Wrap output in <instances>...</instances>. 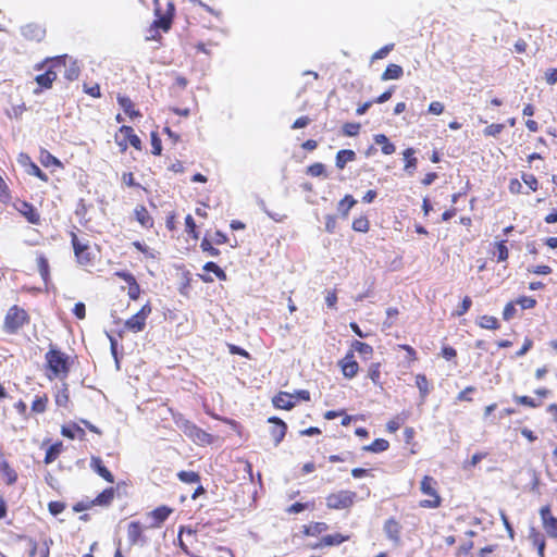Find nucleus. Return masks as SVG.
I'll use <instances>...</instances> for the list:
<instances>
[{
    "label": "nucleus",
    "mask_w": 557,
    "mask_h": 557,
    "mask_svg": "<svg viewBox=\"0 0 557 557\" xmlns=\"http://www.w3.org/2000/svg\"><path fill=\"white\" fill-rule=\"evenodd\" d=\"M140 294V286L136 281L128 284V296L131 299L136 300Z\"/></svg>",
    "instance_id": "052dcab7"
},
{
    "label": "nucleus",
    "mask_w": 557,
    "mask_h": 557,
    "mask_svg": "<svg viewBox=\"0 0 557 557\" xmlns=\"http://www.w3.org/2000/svg\"><path fill=\"white\" fill-rule=\"evenodd\" d=\"M114 498V488L109 487L101 492L94 500L92 505L108 506Z\"/></svg>",
    "instance_id": "cd10ccee"
},
{
    "label": "nucleus",
    "mask_w": 557,
    "mask_h": 557,
    "mask_svg": "<svg viewBox=\"0 0 557 557\" xmlns=\"http://www.w3.org/2000/svg\"><path fill=\"white\" fill-rule=\"evenodd\" d=\"M356 159V153L350 149L339 150L336 154V166L343 170L348 162H351Z\"/></svg>",
    "instance_id": "b1692460"
},
{
    "label": "nucleus",
    "mask_w": 557,
    "mask_h": 557,
    "mask_svg": "<svg viewBox=\"0 0 557 557\" xmlns=\"http://www.w3.org/2000/svg\"><path fill=\"white\" fill-rule=\"evenodd\" d=\"M522 181L524 182V184L527 186H529V188L531 190H533V191L537 190L539 182H537L536 177L533 174H523L522 175Z\"/></svg>",
    "instance_id": "4d7b16f0"
},
{
    "label": "nucleus",
    "mask_w": 557,
    "mask_h": 557,
    "mask_svg": "<svg viewBox=\"0 0 557 557\" xmlns=\"http://www.w3.org/2000/svg\"><path fill=\"white\" fill-rule=\"evenodd\" d=\"M436 481L429 475H425L421 481V492L431 497V499H424L420 503L421 507L424 508H437L441 505V497L436 492Z\"/></svg>",
    "instance_id": "39448f33"
},
{
    "label": "nucleus",
    "mask_w": 557,
    "mask_h": 557,
    "mask_svg": "<svg viewBox=\"0 0 557 557\" xmlns=\"http://www.w3.org/2000/svg\"><path fill=\"white\" fill-rule=\"evenodd\" d=\"M386 536L393 543L398 544L400 541L401 525L394 518H389L385 521L383 528Z\"/></svg>",
    "instance_id": "dca6fc26"
},
{
    "label": "nucleus",
    "mask_w": 557,
    "mask_h": 557,
    "mask_svg": "<svg viewBox=\"0 0 557 557\" xmlns=\"http://www.w3.org/2000/svg\"><path fill=\"white\" fill-rule=\"evenodd\" d=\"M168 10L164 14H161V11L159 8L156 9V15L157 20L153 22L151 26V32L156 29H162L164 32H168L171 28L172 18L174 15V4L172 2H168Z\"/></svg>",
    "instance_id": "9d476101"
},
{
    "label": "nucleus",
    "mask_w": 557,
    "mask_h": 557,
    "mask_svg": "<svg viewBox=\"0 0 557 557\" xmlns=\"http://www.w3.org/2000/svg\"><path fill=\"white\" fill-rule=\"evenodd\" d=\"M200 247L205 252H208L209 256L211 257H218L220 255V250L213 247L208 238L202 239Z\"/></svg>",
    "instance_id": "09e8293b"
},
{
    "label": "nucleus",
    "mask_w": 557,
    "mask_h": 557,
    "mask_svg": "<svg viewBox=\"0 0 557 557\" xmlns=\"http://www.w3.org/2000/svg\"><path fill=\"white\" fill-rule=\"evenodd\" d=\"M0 472L5 475L8 484H13L17 479L15 471L10 467V465L3 458V455L1 453H0Z\"/></svg>",
    "instance_id": "bb28decb"
},
{
    "label": "nucleus",
    "mask_w": 557,
    "mask_h": 557,
    "mask_svg": "<svg viewBox=\"0 0 557 557\" xmlns=\"http://www.w3.org/2000/svg\"><path fill=\"white\" fill-rule=\"evenodd\" d=\"M326 530L327 524L324 522H311L308 525H304V533L309 536H318Z\"/></svg>",
    "instance_id": "c85d7f7f"
},
{
    "label": "nucleus",
    "mask_w": 557,
    "mask_h": 557,
    "mask_svg": "<svg viewBox=\"0 0 557 557\" xmlns=\"http://www.w3.org/2000/svg\"><path fill=\"white\" fill-rule=\"evenodd\" d=\"M21 34L27 40L41 41L46 30L38 24H27L21 27Z\"/></svg>",
    "instance_id": "2eb2a0df"
},
{
    "label": "nucleus",
    "mask_w": 557,
    "mask_h": 557,
    "mask_svg": "<svg viewBox=\"0 0 557 557\" xmlns=\"http://www.w3.org/2000/svg\"><path fill=\"white\" fill-rule=\"evenodd\" d=\"M515 305H516V301L515 302L510 301L505 306L504 311H503V319L505 321H509L515 317V314L517 312Z\"/></svg>",
    "instance_id": "5fc2aeb1"
},
{
    "label": "nucleus",
    "mask_w": 557,
    "mask_h": 557,
    "mask_svg": "<svg viewBox=\"0 0 557 557\" xmlns=\"http://www.w3.org/2000/svg\"><path fill=\"white\" fill-rule=\"evenodd\" d=\"M151 146H152V153L154 156H160L162 151V145L161 139L158 137L157 133H151Z\"/></svg>",
    "instance_id": "13d9d810"
},
{
    "label": "nucleus",
    "mask_w": 557,
    "mask_h": 557,
    "mask_svg": "<svg viewBox=\"0 0 557 557\" xmlns=\"http://www.w3.org/2000/svg\"><path fill=\"white\" fill-rule=\"evenodd\" d=\"M394 45L389 44L384 47H382L380 50H377L373 55L372 60H380L387 57V54L393 50Z\"/></svg>",
    "instance_id": "bf43d9fd"
},
{
    "label": "nucleus",
    "mask_w": 557,
    "mask_h": 557,
    "mask_svg": "<svg viewBox=\"0 0 557 557\" xmlns=\"http://www.w3.org/2000/svg\"><path fill=\"white\" fill-rule=\"evenodd\" d=\"M516 304L522 309H532L535 307L536 300L532 297L521 296L516 300Z\"/></svg>",
    "instance_id": "603ef678"
},
{
    "label": "nucleus",
    "mask_w": 557,
    "mask_h": 557,
    "mask_svg": "<svg viewBox=\"0 0 557 557\" xmlns=\"http://www.w3.org/2000/svg\"><path fill=\"white\" fill-rule=\"evenodd\" d=\"M313 508V503H295L287 508L288 513H299L305 509Z\"/></svg>",
    "instance_id": "3c124183"
},
{
    "label": "nucleus",
    "mask_w": 557,
    "mask_h": 557,
    "mask_svg": "<svg viewBox=\"0 0 557 557\" xmlns=\"http://www.w3.org/2000/svg\"><path fill=\"white\" fill-rule=\"evenodd\" d=\"M388 447H389L388 441H386L384 438H376L370 445L364 446L363 449L367 450V451H371V453L377 454V453H382V451L387 450Z\"/></svg>",
    "instance_id": "c756f323"
},
{
    "label": "nucleus",
    "mask_w": 557,
    "mask_h": 557,
    "mask_svg": "<svg viewBox=\"0 0 557 557\" xmlns=\"http://www.w3.org/2000/svg\"><path fill=\"white\" fill-rule=\"evenodd\" d=\"M414 150L412 148H408L404 151V158L406 161L405 171L409 174H412L417 168V158L413 157Z\"/></svg>",
    "instance_id": "2f4dec72"
},
{
    "label": "nucleus",
    "mask_w": 557,
    "mask_h": 557,
    "mask_svg": "<svg viewBox=\"0 0 557 557\" xmlns=\"http://www.w3.org/2000/svg\"><path fill=\"white\" fill-rule=\"evenodd\" d=\"M11 199L10 191L8 185L0 176V201L3 203H8Z\"/></svg>",
    "instance_id": "6e6d98bb"
},
{
    "label": "nucleus",
    "mask_w": 557,
    "mask_h": 557,
    "mask_svg": "<svg viewBox=\"0 0 557 557\" xmlns=\"http://www.w3.org/2000/svg\"><path fill=\"white\" fill-rule=\"evenodd\" d=\"M13 206L15 210H17L27 220V222L36 225L40 223V215L32 203L18 200Z\"/></svg>",
    "instance_id": "9b49d317"
},
{
    "label": "nucleus",
    "mask_w": 557,
    "mask_h": 557,
    "mask_svg": "<svg viewBox=\"0 0 557 557\" xmlns=\"http://www.w3.org/2000/svg\"><path fill=\"white\" fill-rule=\"evenodd\" d=\"M339 366H341L343 375L347 379L355 377L359 370V364L354 359L352 351H349L346 354V356L339 361Z\"/></svg>",
    "instance_id": "ddd939ff"
},
{
    "label": "nucleus",
    "mask_w": 557,
    "mask_h": 557,
    "mask_svg": "<svg viewBox=\"0 0 557 557\" xmlns=\"http://www.w3.org/2000/svg\"><path fill=\"white\" fill-rule=\"evenodd\" d=\"M357 494L352 491H339L326 497V506L331 509H346L352 506Z\"/></svg>",
    "instance_id": "423d86ee"
},
{
    "label": "nucleus",
    "mask_w": 557,
    "mask_h": 557,
    "mask_svg": "<svg viewBox=\"0 0 557 557\" xmlns=\"http://www.w3.org/2000/svg\"><path fill=\"white\" fill-rule=\"evenodd\" d=\"M50 62L54 67L63 66L65 69L64 77L67 81H75L78 78L81 70L76 60L67 58V55H61L50 60Z\"/></svg>",
    "instance_id": "0eeeda50"
},
{
    "label": "nucleus",
    "mask_w": 557,
    "mask_h": 557,
    "mask_svg": "<svg viewBox=\"0 0 557 557\" xmlns=\"http://www.w3.org/2000/svg\"><path fill=\"white\" fill-rule=\"evenodd\" d=\"M336 228V218L334 215H326L325 216V231L330 234H333Z\"/></svg>",
    "instance_id": "e2e57ef3"
},
{
    "label": "nucleus",
    "mask_w": 557,
    "mask_h": 557,
    "mask_svg": "<svg viewBox=\"0 0 557 557\" xmlns=\"http://www.w3.org/2000/svg\"><path fill=\"white\" fill-rule=\"evenodd\" d=\"M174 423L194 443L202 446L213 443V435L198 428L195 423L185 419L182 414L174 417Z\"/></svg>",
    "instance_id": "f03ea898"
},
{
    "label": "nucleus",
    "mask_w": 557,
    "mask_h": 557,
    "mask_svg": "<svg viewBox=\"0 0 557 557\" xmlns=\"http://www.w3.org/2000/svg\"><path fill=\"white\" fill-rule=\"evenodd\" d=\"M61 447H62L61 444L51 445L46 451L45 463L48 465V463L53 462L57 459V457L60 455Z\"/></svg>",
    "instance_id": "4c0bfd02"
},
{
    "label": "nucleus",
    "mask_w": 557,
    "mask_h": 557,
    "mask_svg": "<svg viewBox=\"0 0 557 557\" xmlns=\"http://www.w3.org/2000/svg\"><path fill=\"white\" fill-rule=\"evenodd\" d=\"M351 346L354 350L358 351L362 356H369L373 352L372 346L363 342L355 341Z\"/></svg>",
    "instance_id": "37998d69"
},
{
    "label": "nucleus",
    "mask_w": 557,
    "mask_h": 557,
    "mask_svg": "<svg viewBox=\"0 0 557 557\" xmlns=\"http://www.w3.org/2000/svg\"><path fill=\"white\" fill-rule=\"evenodd\" d=\"M52 65L42 74H39L35 77L36 83L39 88L35 89V94H39L41 91L40 88H50L52 83L57 78V73L52 70Z\"/></svg>",
    "instance_id": "f3484780"
},
{
    "label": "nucleus",
    "mask_w": 557,
    "mask_h": 557,
    "mask_svg": "<svg viewBox=\"0 0 557 557\" xmlns=\"http://www.w3.org/2000/svg\"><path fill=\"white\" fill-rule=\"evenodd\" d=\"M443 111H444V104L440 101L431 102L429 106V109H428L429 113L435 114V115L443 113Z\"/></svg>",
    "instance_id": "69168bd1"
},
{
    "label": "nucleus",
    "mask_w": 557,
    "mask_h": 557,
    "mask_svg": "<svg viewBox=\"0 0 557 557\" xmlns=\"http://www.w3.org/2000/svg\"><path fill=\"white\" fill-rule=\"evenodd\" d=\"M151 528L143 525L139 521H132L127 525V540L132 546H146L150 539L147 535V531Z\"/></svg>",
    "instance_id": "20e7f679"
},
{
    "label": "nucleus",
    "mask_w": 557,
    "mask_h": 557,
    "mask_svg": "<svg viewBox=\"0 0 557 557\" xmlns=\"http://www.w3.org/2000/svg\"><path fill=\"white\" fill-rule=\"evenodd\" d=\"M90 467L94 471H96L101 478H103L107 482L113 483L114 476L113 474L103 466L102 460L98 457H92Z\"/></svg>",
    "instance_id": "aec40b11"
},
{
    "label": "nucleus",
    "mask_w": 557,
    "mask_h": 557,
    "mask_svg": "<svg viewBox=\"0 0 557 557\" xmlns=\"http://www.w3.org/2000/svg\"><path fill=\"white\" fill-rule=\"evenodd\" d=\"M360 131V124L359 123H345L343 126V133L346 136H356L359 134Z\"/></svg>",
    "instance_id": "864d4df0"
},
{
    "label": "nucleus",
    "mask_w": 557,
    "mask_h": 557,
    "mask_svg": "<svg viewBox=\"0 0 557 557\" xmlns=\"http://www.w3.org/2000/svg\"><path fill=\"white\" fill-rule=\"evenodd\" d=\"M55 395L54 400L58 407L66 408L70 403L69 388L65 382H62L61 385H55Z\"/></svg>",
    "instance_id": "412c9836"
},
{
    "label": "nucleus",
    "mask_w": 557,
    "mask_h": 557,
    "mask_svg": "<svg viewBox=\"0 0 557 557\" xmlns=\"http://www.w3.org/2000/svg\"><path fill=\"white\" fill-rule=\"evenodd\" d=\"M136 220L143 227L149 228L153 225V219L149 214L148 210L144 206H137L135 208Z\"/></svg>",
    "instance_id": "4be33fe9"
},
{
    "label": "nucleus",
    "mask_w": 557,
    "mask_h": 557,
    "mask_svg": "<svg viewBox=\"0 0 557 557\" xmlns=\"http://www.w3.org/2000/svg\"><path fill=\"white\" fill-rule=\"evenodd\" d=\"M41 162H42V164L45 166H49V165H58V166H60L61 165V162L55 157L50 154L49 152H47L46 156H44L41 158Z\"/></svg>",
    "instance_id": "338daca9"
},
{
    "label": "nucleus",
    "mask_w": 557,
    "mask_h": 557,
    "mask_svg": "<svg viewBox=\"0 0 557 557\" xmlns=\"http://www.w3.org/2000/svg\"><path fill=\"white\" fill-rule=\"evenodd\" d=\"M357 203L351 195H346L338 203V211L343 216H347L349 210Z\"/></svg>",
    "instance_id": "72a5a7b5"
},
{
    "label": "nucleus",
    "mask_w": 557,
    "mask_h": 557,
    "mask_svg": "<svg viewBox=\"0 0 557 557\" xmlns=\"http://www.w3.org/2000/svg\"><path fill=\"white\" fill-rule=\"evenodd\" d=\"M475 392V387L473 386H468L466 387L463 391H461L458 396H457V400L459 401H471L472 398L469 397V394L471 393H474Z\"/></svg>",
    "instance_id": "680f3d73"
},
{
    "label": "nucleus",
    "mask_w": 557,
    "mask_h": 557,
    "mask_svg": "<svg viewBox=\"0 0 557 557\" xmlns=\"http://www.w3.org/2000/svg\"><path fill=\"white\" fill-rule=\"evenodd\" d=\"M37 264H38V270H39V273L42 277V280L45 282L48 281V277H49V263H48V260L45 256H39L37 258Z\"/></svg>",
    "instance_id": "ea45409f"
},
{
    "label": "nucleus",
    "mask_w": 557,
    "mask_h": 557,
    "mask_svg": "<svg viewBox=\"0 0 557 557\" xmlns=\"http://www.w3.org/2000/svg\"><path fill=\"white\" fill-rule=\"evenodd\" d=\"M29 168H30V169H29V173H30V174H33V175H35V176H37V177H39L40 180H42V181H45V182H47V181H48V176H47V174H46V173H44L37 164H35V163L30 162V166H29Z\"/></svg>",
    "instance_id": "0e129e2a"
},
{
    "label": "nucleus",
    "mask_w": 557,
    "mask_h": 557,
    "mask_svg": "<svg viewBox=\"0 0 557 557\" xmlns=\"http://www.w3.org/2000/svg\"><path fill=\"white\" fill-rule=\"evenodd\" d=\"M345 541H346V537L343 536L339 533L330 534V535L323 536L321 539V541L319 543L314 544L312 547L313 548H321L323 546H335V545L342 544Z\"/></svg>",
    "instance_id": "5701e85b"
},
{
    "label": "nucleus",
    "mask_w": 557,
    "mask_h": 557,
    "mask_svg": "<svg viewBox=\"0 0 557 557\" xmlns=\"http://www.w3.org/2000/svg\"><path fill=\"white\" fill-rule=\"evenodd\" d=\"M151 306L147 302L141 309L125 321V327L134 333L144 331L146 326V320L151 313Z\"/></svg>",
    "instance_id": "6e6552de"
},
{
    "label": "nucleus",
    "mask_w": 557,
    "mask_h": 557,
    "mask_svg": "<svg viewBox=\"0 0 557 557\" xmlns=\"http://www.w3.org/2000/svg\"><path fill=\"white\" fill-rule=\"evenodd\" d=\"M307 174L318 177V176H325V165L323 163L317 162L308 166Z\"/></svg>",
    "instance_id": "49530a36"
},
{
    "label": "nucleus",
    "mask_w": 557,
    "mask_h": 557,
    "mask_svg": "<svg viewBox=\"0 0 557 557\" xmlns=\"http://www.w3.org/2000/svg\"><path fill=\"white\" fill-rule=\"evenodd\" d=\"M529 540L536 547L540 557H545V537L535 528H531L529 532Z\"/></svg>",
    "instance_id": "6ab92c4d"
},
{
    "label": "nucleus",
    "mask_w": 557,
    "mask_h": 557,
    "mask_svg": "<svg viewBox=\"0 0 557 557\" xmlns=\"http://www.w3.org/2000/svg\"><path fill=\"white\" fill-rule=\"evenodd\" d=\"M203 270L207 272H213L218 278L225 281L226 274L225 272L214 262L209 261L203 265Z\"/></svg>",
    "instance_id": "a19ab883"
},
{
    "label": "nucleus",
    "mask_w": 557,
    "mask_h": 557,
    "mask_svg": "<svg viewBox=\"0 0 557 557\" xmlns=\"http://www.w3.org/2000/svg\"><path fill=\"white\" fill-rule=\"evenodd\" d=\"M294 395L286 393V392H280L277 395L273 397V405L274 407L278 409H285L289 410L295 406V403L293 401Z\"/></svg>",
    "instance_id": "a211bd4d"
},
{
    "label": "nucleus",
    "mask_w": 557,
    "mask_h": 557,
    "mask_svg": "<svg viewBox=\"0 0 557 557\" xmlns=\"http://www.w3.org/2000/svg\"><path fill=\"white\" fill-rule=\"evenodd\" d=\"M121 134L125 136V138L128 140L131 146H133L135 149L141 148V140L140 138L134 133V129L131 126L123 125L120 128Z\"/></svg>",
    "instance_id": "393cba45"
},
{
    "label": "nucleus",
    "mask_w": 557,
    "mask_h": 557,
    "mask_svg": "<svg viewBox=\"0 0 557 557\" xmlns=\"http://www.w3.org/2000/svg\"><path fill=\"white\" fill-rule=\"evenodd\" d=\"M403 67L397 64L387 65L386 70L383 72L381 79L389 81V79H399L403 76Z\"/></svg>",
    "instance_id": "a878e982"
},
{
    "label": "nucleus",
    "mask_w": 557,
    "mask_h": 557,
    "mask_svg": "<svg viewBox=\"0 0 557 557\" xmlns=\"http://www.w3.org/2000/svg\"><path fill=\"white\" fill-rule=\"evenodd\" d=\"M71 242L77 262L81 265L90 264L92 258L89 250V246L87 244L82 243L74 232L71 233Z\"/></svg>",
    "instance_id": "1a4fd4ad"
},
{
    "label": "nucleus",
    "mask_w": 557,
    "mask_h": 557,
    "mask_svg": "<svg viewBox=\"0 0 557 557\" xmlns=\"http://www.w3.org/2000/svg\"><path fill=\"white\" fill-rule=\"evenodd\" d=\"M117 102L121 106V108L123 109V111L131 117L140 115L138 111H135L133 109V101L128 97L119 96Z\"/></svg>",
    "instance_id": "7c9ffc66"
},
{
    "label": "nucleus",
    "mask_w": 557,
    "mask_h": 557,
    "mask_svg": "<svg viewBox=\"0 0 557 557\" xmlns=\"http://www.w3.org/2000/svg\"><path fill=\"white\" fill-rule=\"evenodd\" d=\"M478 324L480 327L486 330H497L499 327L498 320L495 317L486 314L479 318Z\"/></svg>",
    "instance_id": "473e14b6"
},
{
    "label": "nucleus",
    "mask_w": 557,
    "mask_h": 557,
    "mask_svg": "<svg viewBox=\"0 0 557 557\" xmlns=\"http://www.w3.org/2000/svg\"><path fill=\"white\" fill-rule=\"evenodd\" d=\"M352 228L356 232L366 233L369 231V221L366 216H360L354 220Z\"/></svg>",
    "instance_id": "a18cd8bd"
},
{
    "label": "nucleus",
    "mask_w": 557,
    "mask_h": 557,
    "mask_svg": "<svg viewBox=\"0 0 557 557\" xmlns=\"http://www.w3.org/2000/svg\"><path fill=\"white\" fill-rule=\"evenodd\" d=\"M47 363V377L52 381L55 377L65 379L70 372L69 356L61 350L51 347L45 355Z\"/></svg>",
    "instance_id": "f257e3e1"
},
{
    "label": "nucleus",
    "mask_w": 557,
    "mask_h": 557,
    "mask_svg": "<svg viewBox=\"0 0 557 557\" xmlns=\"http://www.w3.org/2000/svg\"><path fill=\"white\" fill-rule=\"evenodd\" d=\"M269 422L273 425L270 428V434L273 438L274 445L277 446L286 435L287 425L280 418L272 417Z\"/></svg>",
    "instance_id": "4468645a"
},
{
    "label": "nucleus",
    "mask_w": 557,
    "mask_h": 557,
    "mask_svg": "<svg viewBox=\"0 0 557 557\" xmlns=\"http://www.w3.org/2000/svg\"><path fill=\"white\" fill-rule=\"evenodd\" d=\"M177 476L184 483H198L200 481V475L195 471H180Z\"/></svg>",
    "instance_id": "58836bf2"
},
{
    "label": "nucleus",
    "mask_w": 557,
    "mask_h": 557,
    "mask_svg": "<svg viewBox=\"0 0 557 557\" xmlns=\"http://www.w3.org/2000/svg\"><path fill=\"white\" fill-rule=\"evenodd\" d=\"M416 385L419 388L421 399L424 400L430 393L429 381L424 374H418L416 376Z\"/></svg>",
    "instance_id": "f704fd0d"
},
{
    "label": "nucleus",
    "mask_w": 557,
    "mask_h": 557,
    "mask_svg": "<svg viewBox=\"0 0 557 557\" xmlns=\"http://www.w3.org/2000/svg\"><path fill=\"white\" fill-rule=\"evenodd\" d=\"M48 404V396L46 394L41 396H36L32 404V411L37 413H42L46 411Z\"/></svg>",
    "instance_id": "c9c22d12"
},
{
    "label": "nucleus",
    "mask_w": 557,
    "mask_h": 557,
    "mask_svg": "<svg viewBox=\"0 0 557 557\" xmlns=\"http://www.w3.org/2000/svg\"><path fill=\"white\" fill-rule=\"evenodd\" d=\"M513 400L519 405L528 406L531 408H536V407L541 406L540 401H536L535 399H533L529 396H515Z\"/></svg>",
    "instance_id": "de8ad7c7"
},
{
    "label": "nucleus",
    "mask_w": 557,
    "mask_h": 557,
    "mask_svg": "<svg viewBox=\"0 0 557 557\" xmlns=\"http://www.w3.org/2000/svg\"><path fill=\"white\" fill-rule=\"evenodd\" d=\"M504 127L505 125L502 123H493L486 126L483 133L487 137H497L504 131Z\"/></svg>",
    "instance_id": "79ce46f5"
},
{
    "label": "nucleus",
    "mask_w": 557,
    "mask_h": 557,
    "mask_svg": "<svg viewBox=\"0 0 557 557\" xmlns=\"http://www.w3.org/2000/svg\"><path fill=\"white\" fill-rule=\"evenodd\" d=\"M368 377L375 384L381 385V363L373 362L370 364L368 370Z\"/></svg>",
    "instance_id": "e433bc0d"
},
{
    "label": "nucleus",
    "mask_w": 557,
    "mask_h": 557,
    "mask_svg": "<svg viewBox=\"0 0 557 557\" xmlns=\"http://www.w3.org/2000/svg\"><path fill=\"white\" fill-rule=\"evenodd\" d=\"M173 509L168 506H160L148 513V518H151V522L148 528L154 529L160 528L161 524L170 517Z\"/></svg>",
    "instance_id": "f8f14e48"
},
{
    "label": "nucleus",
    "mask_w": 557,
    "mask_h": 557,
    "mask_svg": "<svg viewBox=\"0 0 557 557\" xmlns=\"http://www.w3.org/2000/svg\"><path fill=\"white\" fill-rule=\"evenodd\" d=\"M27 322V312L17 306H13L5 314L3 329L8 334H15Z\"/></svg>",
    "instance_id": "7ed1b4c3"
},
{
    "label": "nucleus",
    "mask_w": 557,
    "mask_h": 557,
    "mask_svg": "<svg viewBox=\"0 0 557 557\" xmlns=\"http://www.w3.org/2000/svg\"><path fill=\"white\" fill-rule=\"evenodd\" d=\"M545 79L548 85H555L557 83V69L547 70Z\"/></svg>",
    "instance_id": "774afa93"
},
{
    "label": "nucleus",
    "mask_w": 557,
    "mask_h": 557,
    "mask_svg": "<svg viewBox=\"0 0 557 557\" xmlns=\"http://www.w3.org/2000/svg\"><path fill=\"white\" fill-rule=\"evenodd\" d=\"M543 527L546 533L554 539H557V518H548L546 522L543 523Z\"/></svg>",
    "instance_id": "c03bdc74"
},
{
    "label": "nucleus",
    "mask_w": 557,
    "mask_h": 557,
    "mask_svg": "<svg viewBox=\"0 0 557 557\" xmlns=\"http://www.w3.org/2000/svg\"><path fill=\"white\" fill-rule=\"evenodd\" d=\"M505 243V240H502L497 244L496 256L498 262L506 261L508 259L509 252Z\"/></svg>",
    "instance_id": "8fccbe9b"
}]
</instances>
